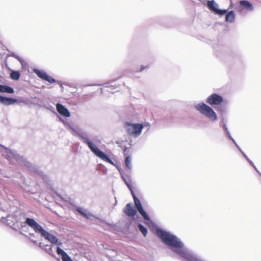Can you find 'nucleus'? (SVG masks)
<instances>
[{
	"mask_svg": "<svg viewBox=\"0 0 261 261\" xmlns=\"http://www.w3.org/2000/svg\"><path fill=\"white\" fill-rule=\"evenodd\" d=\"M25 222L29 227L34 229L35 233L40 234L45 240L50 243V244L53 245V246L61 245L62 244L56 236L44 229L34 219L27 217Z\"/></svg>",
	"mask_w": 261,
	"mask_h": 261,
	"instance_id": "1",
	"label": "nucleus"
},
{
	"mask_svg": "<svg viewBox=\"0 0 261 261\" xmlns=\"http://www.w3.org/2000/svg\"><path fill=\"white\" fill-rule=\"evenodd\" d=\"M0 147H2L6 150V154L4 155L5 158L9 161L10 163L12 162V159H13L17 162L18 164L23 166L26 169L29 165H30L31 162H30L23 156L19 154L16 150L10 149L1 144Z\"/></svg>",
	"mask_w": 261,
	"mask_h": 261,
	"instance_id": "2",
	"label": "nucleus"
},
{
	"mask_svg": "<svg viewBox=\"0 0 261 261\" xmlns=\"http://www.w3.org/2000/svg\"><path fill=\"white\" fill-rule=\"evenodd\" d=\"M0 147H2L6 150V154L4 155L5 158L9 161L10 163L12 162V159H13L17 162L18 164L23 166L26 169L29 165H30L31 162H30L23 156L19 154L16 150L10 149L1 144Z\"/></svg>",
	"mask_w": 261,
	"mask_h": 261,
	"instance_id": "3",
	"label": "nucleus"
},
{
	"mask_svg": "<svg viewBox=\"0 0 261 261\" xmlns=\"http://www.w3.org/2000/svg\"><path fill=\"white\" fill-rule=\"evenodd\" d=\"M194 108L212 121H216L218 119L217 114L214 110L203 102L195 105Z\"/></svg>",
	"mask_w": 261,
	"mask_h": 261,
	"instance_id": "4",
	"label": "nucleus"
},
{
	"mask_svg": "<svg viewBox=\"0 0 261 261\" xmlns=\"http://www.w3.org/2000/svg\"><path fill=\"white\" fill-rule=\"evenodd\" d=\"M91 151L96 156L102 160L114 166H115L118 170L120 174L123 173L122 169L119 165L115 163L110 158V156L103 151L100 150L95 144L90 149Z\"/></svg>",
	"mask_w": 261,
	"mask_h": 261,
	"instance_id": "5",
	"label": "nucleus"
},
{
	"mask_svg": "<svg viewBox=\"0 0 261 261\" xmlns=\"http://www.w3.org/2000/svg\"><path fill=\"white\" fill-rule=\"evenodd\" d=\"M33 72L41 79L49 83L50 84L57 83L60 85V87L63 89V85L71 87L70 84L66 83L63 84L61 81L56 80L52 76L48 75L45 71L39 69L37 68H34Z\"/></svg>",
	"mask_w": 261,
	"mask_h": 261,
	"instance_id": "6",
	"label": "nucleus"
},
{
	"mask_svg": "<svg viewBox=\"0 0 261 261\" xmlns=\"http://www.w3.org/2000/svg\"><path fill=\"white\" fill-rule=\"evenodd\" d=\"M128 135L134 137H138L142 133L144 125L142 123H135L126 121L124 123Z\"/></svg>",
	"mask_w": 261,
	"mask_h": 261,
	"instance_id": "7",
	"label": "nucleus"
},
{
	"mask_svg": "<svg viewBox=\"0 0 261 261\" xmlns=\"http://www.w3.org/2000/svg\"><path fill=\"white\" fill-rule=\"evenodd\" d=\"M254 9L253 4L247 0H241L237 2L235 6V10L242 16L246 15L248 12L253 11Z\"/></svg>",
	"mask_w": 261,
	"mask_h": 261,
	"instance_id": "8",
	"label": "nucleus"
},
{
	"mask_svg": "<svg viewBox=\"0 0 261 261\" xmlns=\"http://www.w3.org/2000/svg\"><path fill=\"white\" fill-rule=\"evenodd\" d=\"M63 124L66 127L71 129V133L73 136L79 137L80 140L86 144L90 149L94 145V143L87 136H85L84 133L77 130L69 122L66 121Z\"/></svg>",
	"mask_w": 261,
	"mask_h": 261,
	"instance_id": "9",
	"label": "nucleus"
},
{
	"mask_svg": "<svg viewBox=\"0 0 261 261\" xmlns=\"http://www.w3.org/2000/svg\"><path fill=\"white\" fill-rule=\"evenodd\" d=\"M136 209L138 210L139 214L143 218L146 223L148 224L149 223L154 224L149 216L148 215L147 212L144 210L142 204L140 199L137 198L134 199Z\"/></svg>",
	"mask_w": 261,
	"mask_h": 261,
	"instance_id": "10",
	"label": "nucleus"
},
{
	"mask_svg": "<svg viewBox=\"0 0 261 261\" xmlns=\"http://www.w3.org/2000/svg\"><path fill=\"white\" fill-rule=\"evenodd\" d=\"M223 101V97L217 93H213L208 96L206 98V102L212 106H219Z\"/></svg>",
	"mask_w": 261,
	"mask_h": 261,
	"instance_id": "11",
	"label": "nucleus"
},
{
	"mask_svg": "<svg viewBox=\"0 0 261 261\" xmlns=\"http://www.w3.org/2000/svg\"><path fill=\"white\" fill-rule=\"evenodd\" d=\"M38 247L51 257H54L58 260H60V258L57 257L53 252V248L54 246L53 245L46 244L43 242H40L38 244Z\"/></svg>",
	"mask_w": 261,
	"mask_h": 261,
	"instance_id": "12",
	"label": "nucleus"
},
{
	"mask_svg": "<svg viewBox=\"0 0 261 261\" xmlns=\"http://www.w3.org/2000/svg\"><path fill=\"white\" fill-rule=\"evenodd\" d=\"M3 222L6 223V225L10 226L12 228V227H15L16 224L19 223L20 218L18 216L8 215L6 218L2 217Z\"/></svg>",
	"mask_w": 261,
	"mask_h": 261,
	"instance_id": "13",
	"label": "nucleus"
},
{
	"mask_svg": "<svg viewBox=\"0 0 261 261\" xmlns=\"http://www.w3.org/2000/svg\"><path fill=\"white\" fill-rule=\"evenodd\" d=\"M3 222L6 223V225L10 226L12 228V227H15L16 224L19 223L20 218L18 216L8 215L6 218L2 217Z\"/></svg>",
	"mask_w": 261,
	"mask_h": 261,
	"instance_id": "14",
	"label": "nucleus"
},
{
	"mask_svg": "<svg viewBox=\"0 0 261 261\" xmlns=\"http://www.w3.org/2000/svg\"><path fill=\"white\" fill-rule=\"evenodd\" d=\"M74 208L82 216L84 217L87 219H90L92 217L95 218L96 219H98L100 222H103V221L98 217L94 216L93 214L88 211L86 209H84L81 207H79L78 206L75 205L74 206Z\"/></svg>",
	"mask_w": 261,
	"mask_h": 261,
	"instance_id": "15",
	"label": "nucleus"
},
{
	"mask_svg": "<svg viewBox=\"0 0 261 261\" xmlns=\"http://www.w3.org/2000/svg\"><path fill=\"white\" fill-rule=\"evenodd\" d=\"M56 109L58 112L61 116L67 118L70 116V113L69 111L62 103L58 102L56 105Z\"/></svg>",
	"mask_w": 261,
	"mask_h": 261,
	"instance_id": "16",
	"label": "nucleus"
},
{
	"mask_svg": "<svg viewBox=\"0 0 261 261\" xmlns=\"http://www.w3.org/2000/svg\"><path fill=\"white\" fill-rule=\"evenodd\" d=\"M138 210L133 206L130 203H127L123 209V213L129 217H134L136 215Z\"/></svg>",
	"mask_w": 261,
	"mask_h": 261,
	"instance_id": "17",
	"label": "nucleus"
},
{
	"mask_svg": "<svg viewBox=\"0 0 261 261\" xmlns=\"http://www.w3.org/2000/svg\"><path fill=\"white\" fill-rule=\"evenodd\" d=\"M25 222L26 218L25 219V221L24 222H22L20 219V220L19 221V223L16 224V226L12 227V229L15 231H18L19 234L20 231H21L23 233V232H28L29 230V227L27 225H29L26 223Z\"/></svg>",
	"mask_w": 261,
	"mask_h": 261,
	"instance_id": "18",
	"label": "nucleus"
},
{
	"mask_svg": "<svg viewBox=\"0 0 261 261\" xmlns=\"http://www.w3.org/2000/svg\"><path fill=\"white\" fill-rule=\"evenodd\" d=\"M18 102L17 99L0 95V104L10 106Z\"/></svg>",
	"mask_w": 261,
	"mask_h": 261,
	"instance_id": "19",
	"label": "nucleus"
},
{
	"mask_svg": "<svg viewBox=\"0 0 261 261\" xmlns=\"http://www.w3.org/2000/svg\"><path fill=\"white\" fill-rule=\"evenodd\" d=\"M56 250L58 255L61 257L62 261H72L70 256L59 246L57 247Z\"/></svg>",
	"mask_w": 261,
	"mask_h": 261,
	"instance_id": "20",
	"label": "nucleus"
},
{
	"mask_svg": "<svg viewBox=\"0 0 261 261\" xmlns=\"http://www.w3.org/2000/svg\"><path fill=\"white\" fill-rule=\"evenodd\" d=\"M27 169L38 176L40 174H42V171L40 169L39 167L31 163H30V165L28 166Z\"/></svg>",
	"mask_w": 261,
	"mask_h": 261,
	"instance_id": "21",
	"label": "nucleus"
},
{
	"mask_svg": "<svg viewBox=\"0 0 261 261\" xmlns=\"http://www.w3.org/2000/svg\"><path fill=\"white\" fill-rule=\"evenodd\" d=\"M235 14L233 10H227V13L225 14V21L226 22L232 23L235 20Z\"/></svg>",
	"mask_w": 261,
	"mask_h": 261,
	"instance_id": "22",
	"label": "nucleus"
},
{
	"mask_svg": "<svg viewBox=\"0 0 261 261\" xmlns=\"http://www.w3.org/2000/svg\"><path fill=\"white\" fill-rule=\"evenodd\" d=\"M0 92L13 94L14 93V90L10 86L6 85H0Z\"/></svg>",
	"mask_w": 261,
	"mask_h": 261,
	"instance_id": "23",
	"label": "nucleus"
},
{
	"mask_svg": "<svg viewBox=\"0 0 261 261\" xmlns=\"http://www.w3.org/2000/svg\"><path fill=\"white\" fill-rule=\"evenodd\" d=\"M207 7L210 11L214 13L216 11L217 9H218L219 6L214 0L208 1L207 2Z\"/></svg>",
	"mask_w": 261,
	"mask_h": 261,
	"instance_id": "24",
	"label": "nucleus"
},
{
	"mask_svg": "<svg viewBox=\"0 0 261 261\" xmlns=\"http://www.w3.org/2000/svg\"><path fill=\"white\" fill-rule=\"evenodd\" d=\"M20 76V73L18 70H11L10 73V78L14 81H18Z\"/></svg>",
	"mask_w": 261,
	"mask_h": 261,
	"instance_id": "25",
	"label": "nucleus"
},
{
	"mask_svg": "<svg viewBox=\"0 0 261 261\" xmlns=\"http://www.w3.org/2000/svg\"><path fill=\"white\" fill-rule=\"evenodd\" d=\"M125 165L126 168L128 169L131 170L132 169V156L131 155H127L126 156H125Z\"/></svg>",
	"mask_w": 261,
	"mask_h": 261,
	"instance_id": "26",
	"label": "nucleus"
},
{
	"mask_svg": "<svg viewBox=\"0 0 261 261\" xmlns=\"http://www.w3.org/2000/svg\"><path fill=\"white\" fill-rule=\"evenodd\" d=\"M138 227L139 231L143 234L144 237H146L148 233V229L147 227L141 223L138 224Z\"/></svg>",
	"mask_w": 261,
	"mask_h": 261,
	"instance_id": "27",
	"label": "nucleus"
},
{
	"mask_svg": "<svg viewBox=\"0 0 261 261\" xmlns=\"http://www.w3.org/2000/svg\"><path fill=\"white\" fill-rule=\"evenodd\" d=\"M225 136L228 138L229 140H230L232 143L234 144V145L236 146L237 149L239 150H241V148L238 145L235 140L232 138V137L231 136L230 132H227L224 134Z\"/></svg>",
	"mask_w": 261,
	"mask_h": 261,
	"instance_id": "28",
	"label": "nucleus"
},
{
	"mask_svg": "<svg viewBox=\"0 0 261 261\" xmlns=\"http://www.w3.org/2000/svg\"><path fill=\"white\" fill-rule=\"evenodd\" d=\"M240 152L243 155V157L246 160V161L248 162L250 166H251L254 169L256 168L253 162L249 159L248 156L246 154V153L241 149V150H239Z\"/></svg>",
	"mask_w": 261,
	"mask_h": 261,
	"instance_id": "29",
	"label": "nucleus"
},
{
	"mask_svg": "<svg viewBox=\"0 0 261 261\" xmlns=\"http://www.w3.org/2000/svg\"><path fill=\"white\" fill-rule=\"evenodd\" d=\"M240 152L243 155V157L246 160V161L248 162L250 166H251L254 169L256 168L253 162L249 159L248 156L246 154V153L241 149V150H239Z\"/></svg>",
	"mask_w": 261,
	"mask_h": 261,
	"instance_id": "30",
	"label": "nucleus"
},
{
	"mask_svg": "<svg viewBox=\"0 0 261 261\" xmlns=\"http://www.w3.org/2000/svg\"><path fill=\"white\" fill-rule=\"evenodd\" d=\"M228 10L226 9H220L218 8V9H217L216 11L215 12L214 14L219 15L220 16H222L223 15L225 16L226 13H227Z\"/></svg>",
	"mask_w": 261,
	"mask_h": 261,
	"instance_id": "31",
	"label": "nucleus"
},
{
	"mask_svg": "<svg viewBox=\"0 0 261 261\" xmlns=\"http://www.w3.org/2000/svg\"><path fill=\"white\" fill-rule=\"evenodd\" d=\"M20 234L21 235H22L23 236H24V237L28 239V240H29L31 242H32L34 245H36L37 246H38V244L39 243L36 241V240H35L34 239H32L30 238V236H27V234H25L24 233H23L21 231H20Z\"/></svg>",
	"mask_w": 261,
	"mask_h": 261,
	"instance_id": "32",
	"label": "nucleus"
},
{
	"mask_svg": "<svg viewBox=\"0 0 261 261\" xmlns=\"http://www.w3.org/2000/svg\"><path fill=\"white\" fill-rule=\"evenodd\" d=\"M39 176L41 177L44 181L45 182H48L50 181L49 177L48 175L45 174L42 171V174H40Z\"/></svg>",
	"mask_w": 261,
	"mask_h": 261,
	"instance_id": "33",
	"label": "nucleus"
},
{
	"mask_svg": "<svg viewBox=\"0 0 261 261\" xmlns=\"http://www.w3.org/2000/svg\"><path fill=\"white\" fill-rule=\"evenodd\" d=\"M114 82V81H110L108 82H106L103 84V85L105 86L107 88H110V87H114L113 89H115L117 88V86L116 85H111L112 83H113Z\"/></svg>",
	"mask_w": 261,
	"mask_h": 261,
	"instance_id": "34",
	"label": "nucleus"
},
{
	"mask_svg": "<svg viewBox=\"0 0 261 261\" xmlns=\"http://www.w3.org/2000/svg\"><path fill=\"white\" fill-rule=\"evenodd\" d=\"M219 48H220V49L223 50L224 46H222L219 47L218 46H217L214 47V50L215 51V54H216V56L218 57H219L220 56V51H219Z\"/></svg>",
	"mask_w": 261,
	"mask_h": 261,
	"instance_id": "35",
	"label": "nucleus"
},
{
	"mask_svg": "<svg viewBox=\"0 0 261 261\" xmlns=\"http://www.w3.org/2000/svg\"><path fill=\"white\" fill-rule=\"evenodd\" d=\"M219 126L220 127H222L223 129L228 127L227 126L226 121H225L223 117L221 119V120L219 123Z\"/></svg>",
	"mask_w": 261,
	"mask_h": 261,
	"instance_id": "36",
	"label": "nucleus"
},
{
	"mask_svg": "<svg viewBox=\"0 0 261 261\" xmlns=\"http://www.w3.org/2000/svg\"><path fill=\"white\" fill-rule=\"evenodd\" d=\"M232 58L235 60L240 61L242 56L240 54H233L231 56Z\"/></svg>",
	"mask_w": 261,
	"mask_h": 261,
	"instance_id": "37",
	"label": "nucleus"
},
{
	"mask_svg": "<svg viewBox=\"0 0 261 261\" xmlns=\"http://www.w3.org/2000/svg\"><path fill=\"white\" fill-rule=\"evenodd\" d=\"M149 68V66L148 65H147V66H144V65H142L141 66V68L139 70L138 69H136L135 70H134L135 72H138V71H143L144 70L146 69H148Z\"/></svg>",
	"mask_w": 261,
	"mask_h": 261,
	"instance_id": "38",
	"label": "nucleus"
},
{
	"mask_svg": "<svg viewBox=\"0 0 261 261\" xmlns=\"http://www.w3.org/2000/svg\"><path fill=\"white\" fill-rule=\"evenodd\" d=\"M129 190L130 191L131 195L133 198V199H135V198H137L138 197H137L136 195L135 194V193L134 192L133 187H132V188H130V189H129Z\"/></svg>",
	"mask_w": 261,
	"mask_h": 261,
	"instance_id": "39",
	"label": "nucleus"
},
{
	"mask_svg": "<svg viewBox=\"0 0 261 261\" xmlns=\"http://www.w3.org/2000/svg\"><path fill=\"white\" fill-rule=\"evenodd\" d=\"M128 149V147L126 146L124 147V148L123 149V155L124 156H126L127 155H129L128 154V152H127V150Z\"/></svg>",
	"mask_w": 261,
	"mask_h": 261,
	"instance_id": "40",
	"label": "nucleus"
},
{
	"mask_svg": "<svg viewBox=\"0 0 261 261\" xmlns=\"http://www.w3.org/2000/svg\"><path fill=\"white\" fill-rule=\"evenodd\" d=\"M20 63L21 65V67H22V69L25 68L27 67V66H28V63L25 62L23 60V62H20Z\"/></svg>",
	"mask_w": 261,
	"mask_h": 261,
	"instance_id": "41",
	"label": "nucleus"
},
{
	"mask_svg": "<svg viewBox=\"0 0 261 261\" xmlns=\"http://www.w3.org/2000/svg\"><path fill=\"white\" fill-rule=\"evenodd\" d=\"M236 5V3L235 4H233L232 3V1L230 0V5L229 6V9L233 8L235 9Z\"/></svg>",
	"mask_w": 261,
	"mask_h": 261,
	"instance_id": "42",
	"label": "nucleus"
},
{
	"mask_svg": "<svg viewBox=\"0 0 261 261\" xmlns=\"http://www.w3.org/2000/svg\"><path fill=\"white\" fill-rule=\"evenodd\" d=\"M28 236H30L31 238L33 239H36L37 238V236L34 233H30Z\"/></svg>",
	"mask_w": 261,
	"mask_h": 261,
	"instance_id": "43",
	"label": "nucleus"
},
{
	"mask_svg": "<svg viewBox=\"0 0 261 261\" xmlns=\"http://www.w3.org/2000/svg\"><path fill=\"white\" fill-rule=\"evenodd\" d=\"M14 58L17 59L19 62H23V60L17 55L15 56Z\"/></svg>",
	"mask_w": 261,
	"mask_h": 261,
	"instance_id": "44",
	"label": "nucleus"
},
{
	"mask_svg": "<svg viewBox=\"0 0 261 261\" xmlns=\"http://www.w3.org/2000/svg\"><path fill=\"white\" fill-rule=\"evenodd\" d=\"M125 184L127 186V188H128V189H130V188H132V187H133L132 186V185L127 181V180L126 181H125Z\"/></svg>",
	"mask_w": 261,
	"mask_h": 261,
	"instance_id": "45",
	"label": "nucleus"
},
{
	"mask_svg": "<svg viewBox=\"0 0 261 261\" xmlns=\"http://www.w3.org/2000/svg\"><path fill=\"white\" fill-rule=\"evenodd\" d=\"M50 110L54 114L57 115V112L55 110V108L53 107H50V108L48 109Z\"/></svg>",
	"mask_w": 261,
	"mask_h": 261,
	"instance_id": "46",
	"label": "nucleus"
},
{
	"mask_svg": "<svg viewBox=\"0 0 261 261\" xmlns=\"http://www.w3.org/2000/svg\"><path fill=\"white\" fill-rule=\"evenodd\" d=\"M120 176H121V177L123 181H124V182H125V181H127V179L125 177L123 173L120 174Z\"/></svg>",
	"mask_w": 261,
	"mask_h": 261,
	"instance_id": "47",
	"label": "nucleus"
},
{
	"mask_svg": "<svg viewBox=\"0 0 261 261\" xmlns=\"http://www.w3.org/2000/svg\"><path fill=\"white\" fill-rule=\"evenodd\" d=\"M57 116L59 118V120L61 122H62L63 123H64L66 121V120L63 119L62 117H60L58 114H57Z\"/></svg>",
	"mask_w": 261,
	"mask_h": 261,
	"instance_id": "48",
	"label": "nucleus"
},
{
	"mask_svg": "<svg viewBox=\"0 0 261 261\" xmlns=\"http://www.w3.org/2000/svg\"><path fill=\"white\" fill-rule=\"evenodd\" d=\"M223 131H224V134H225V133H227V132H229V130H228V127L227 128H225V129H223Z\"/></svg>",
	"mask_w": 261,
	"mask_h": 261,
	"instance_id": "49",
	"label": "nucleus"
},
{
	"mask_svg": "<svg viewBox=\"0 0 261 261\" xmlns=\"http://www.w3.org/2000/svg\"><path fill=\"white\" fill-rule=\"evenodd\" d=\"M16 55H17L14 53H12L11 55V56L13 58H15Z\"/></svg>",
	"mask_w": 261,
	"mask_h": 261,
	"instance_id": "50",
	"label": "nucleus"
},
{
	"mask_svg": "<svg viewBox=\"0 0 261 261\" xmlns=\"http://www.w3.org/2000/svg\"><path fill=\"white\" fill-rule=\"evenodd\" d=\"M256 172L259 174L260 175V174H261V173L259 172V171L257 169V168H256L255 169H254Z\"/></svg>",
	"mask_w": 261,
	"mask_h": 261,
	"instance_id": "51",
	"label": "nucleus"
},
{
	"mask_svg": "<svg viewBox=\"0 0 261 261\" xmlns=\"http://www.w3.org/2000/svg\"><path fill=\"white\" fill-rule=\"evenodd\" d=\"M145 125L146 126H149V125H149V124L148 123H147V124H145Z\"/></svg>",
	"mask_w": 261,
	"mask_h": 261,
	"instance_id": "52",
	"label": "nucleus"
},
{
	"mask_svg": "<svg viewBox=\"0 0 261 261\" xmlns=\"http://www.w3.org/2000/svg\"><path fill=\"white\" fill-rule=\"evenodd\" d=\"M100 90H101V92L102 93V88H101Z\"/></svg>",
	"mask_w": 261,
	"mask_h": 261,
	"instance_id": "53",
	"label": "nucleus"
},
{
	"mask_svg": "<svg viewBox=\"0 0 261 261\" xmlns=\"http://www.w3.org/2000/svg\"><path fill=\"white\" fill-rule=\"evenodd\" d=\"M121 76H120L119 77H118L117 78V79H120V78L121 77Z\"/></svg>",
	"mask_w": 261,
	"mask_h": 261,
	"instance_id": "54",
	"label": "nucleus"
},
{
	"mask_svg": "<svg viewBox=\"0 0 261 261\" xmlns=\"http://www.w3.org/2000/svg\"><path fill=\"white\" fill-rule=\"evenodd\" d=\"M259 176H261V173L260 174Z\"/></svg>",
	"mask_w": 261,
	"mask_h": 261,
	"instance_id": "55",
	"label": "nucleus"
}]
</instances>
